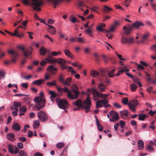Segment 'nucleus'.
<instances>
[{"instance_id":"c03bdc74","label":"nucleus","mask_w":156,"mask_h":156,"mask_svg":"<svg viewBox=\"0 0 156 156\" xmlns=\"http://www.w3.org/2000/svg\"><path fill=\"white\" fill-rule=\"evenodd\" d=\"M122 103L124 105H127L128 101V99L127 97L123 98L122 100Z\"/></svg>"},{"instance_id":"e2e57ef3","label":"nucleus","mask_w":156,"mask_h":156,"mask_svg":"<svg viewBox=\"0 0 156 156\" xmlns=\"http://www.w3.org/2000/svg\"><path fill=\"white\" fill-rule=\"evenodd\" d=\"M28 135L27 136L29 137H30L33 136V133L31 130H29L28 132Z\"/></svg>"},{"instance_id":"3c124183","label":"nucleus","mask_w":156,"mask_h":156,"mask_svg":"<svg viewBox=\"0 0 156 156\" xmlns=\"http://www.w3.org/2000/svg\"><path fill=\"white\" fill-rule=\"evenodd\" d=\"M121 41L123 44H126L127 43V38L124 37H122L121 38Z\"/></svg>"},{"instance_id":"864d4df0","label":"nucleus","mask_w":156,"mask_h":156,"mask_svg":"<svg viewBox=\"0 0 156 156\" xmlns=\"http://www.w3.org/2000/svg\"><path fill=\"white\" fill-rule=\"evenodd\" d=\"M48 62L47 60H46V58L42 61L40 62L41 65L43 66L46 65L47 63Z\"/></svg>"},{"instance_id":"37998d69","label":"nucleus","mask_w":156,"mask_h":156,"mask_svg":"<svg viewBox=\"0 0 156 156\" xmlns=\"http://www.w3.org/2000/svg\"><path fill=\"white\" fill-rule=\"evenodd\" d=\"M47 84L48 86H52L53 85L55 86L56 87L57 86V85L55 83V81L54 80H53L52 82H48L47 83Z\"/></svg>"},{"instance_id":"f257e3e1","label":"nucleus","mask_w":156,"mask_h":156,"mask_svg":"<svg viewBox=\"0 0 156 156\" xmlns=\"http://www.w3.org/2000/svg\"><path fill=\"white\" fill-rule=\"evenodd\" d=\"M73 105L79 108H84L85 112H88L90 111V107L92 105L90 95L87 94V97L83 102L81 99H78L76 101L73 102Z\"/></svg>"},{"instance_id":"39448f33","label":"nucleus","mask_w":156,"mask_h":156,"mask_svg":"<svg viewBox=\"0 0 156 156\" xmlns=\"http://www.w3.org/2000/svg\"><path fill=\"white\" fill-rule=\"evenodd\" d=\"M109 114L112 117V118L109 119L110 121L114 122L119 119V117L118 113L112 110L110 112Z\"/></svg>"},{"instance_id":"dca6fc26","label":"nucleus","mask_w":156,"mask_h":156,"mask_svg":"<svg viewBox=\"0 0 156 156\" xmlns=\"http://www.w3.org/2000/svg\"><path fill=\"white\" fill-rule=\"evenodd\" d=\"M46 60L50 63H54L56 62V59L52 56H49L48 57L46 58Z\"/></svg>"},{"instance_id":"c85d7f7f","label":"nucleus","mask_w":156,"mask_h":156,"mask_svg":"<svg viewBox=\"0 0 156 156\" xmlns=\"http://www.w3.org/2000/svg\"><path fill=\"white\" fill-rule=\"evenodd\" d=\"M14 146L11 144H9L8 146V148L9 151L11 153H13L14 152Z\"/></svg>"},{"instance_id":"b1692460","label":"nucleus","mask_w":156,"mask_h":156,"mask_svg":"<svg viewBox=\"0 0 156 156\" xmlns=\"http://www.w3.org/2000/svg\"><path fill=\"white\" fill-rule=\"evenodd\" d=\"M58 64L60 65H64L66 62V61L64 59L62 58H58L56 59V62Z\"/></svg>"},{"instance_id":"09e8293b","label":"nucleus","mask_w":156,"mask_h":156,"mask_svg":"<svg viewBox=\"0 0 156 156\" xmlns=\"http://www.w3.org/2000/svg\"><path fill=\"white\" fill-rule=\"evenodd\" d=\"M16 36L19 37H23L24 36V34L23 33H21L20 34H18L17 33H13V36Z\"/></svg>"},{"instance_id":"c9c22d12","label":"nucleus","mask_w":156,"mask_h":156,"mask_svg":"<svg viewBox=\"0 0 156 156\" xmlns=\"http://www.w3.org/2000/svg\"><path fill=\"white\" fill-rule=\"evenodd\" d=\"M19 111L20 112H25L27 110V108L25 106H20L19 108Z\"/></svg>"},{"instance_id":"13d9d810","label":"nucleus","mask_w":156,"mask_h":156,"mask_svg":"<svg viewBox=\"0 0 156 156\" xmlns=\"http://www.w3.org/2000/svg\"><path fill=\"white\" fill-rule=\"evenodd\" d=\"M59 80L61 83H63V82H64V79L63 75L62 74H61L59 76Z\"/></svg>"},{"instance_id":"423d86ee","label":"nucleus","mask_w":156,"mask_h":156,"mask_svg":"<svg viewBox=\"0 0 156 156\" xmlns=\"http://www.w3.org/2000/svg\"><path fill=\"white\" fill-rule=\"evenodd\" d=\"M45 105V100L42 91L40 93V109L44 108Z\"/></svg>"},{"instance_id":"49530a36","label":"nucleus","mask_w":156,"mask_h":156,"mask_svg":"<svg viewBox=\"0 0 156 156\" xmlns=\"http://www.w3.org/2000/svg\"><path fill=\"white\" fill-rule=\"evenodd\" d=\"M123 67V68L119 70V72H120L121 73H122L125 71L128 72L129 71V69H127L126 66H124Z\"/></svg>"},{"instance_id":"ea45409f","label":"nucleus","mask_w":156,"mask_h":156,"mask_svg":"<svg viewBox=\"0 0 156 156\" xmlns=\"http://www.w3.org/2000/svg\"><path fill=\"white\" fill-rule=\"evenodd\" d=\"M100 74H99V75L103 77H105L107 76L105 71L101 69L100 71Z\"/></svg>"},{"instance_id":"69168bd1","label":"nucleus","mask_w":156,"mask_h":156,"mask_svg":"<svg viewBox=\"0 0 156 156\" xmlns=\"http://www.w3.org/2000/svg\"><path fill=\"white\" fill-rule=\"evenodd\" d=\"M115 28V27L114 26L112 25L111 27L109 28V30L110 32H113L114 31Z\"/></svg>"},{"instance_id":"bf43d9fd","label":"nucleus","mask_w":156,"mask_h":156,"mask_svg":"<svg viewBox=\"0 0 156 156\" xmlns=\"http://www.w3.org/2000/svg\"><path fill=\"white\" fill-rule=\"evenodd\" d=\"M120 123L121 127L122 128H123L125 125V122L122 120H120Z\"/></svg>"},{"instance_id":"473e14b6","label":"nucleus","mask_w":156,"mask_h":156,"mask_svg":"<svg viewBox=\"0 0 156 156\" xmlns=\"http://www.w3.org/2000/svg\"><path fill=\"white\" fill-rule=\"evenodd\" d=\"M65 146V144L62 142H59L57 144L56 146L57 148L58 149H61Z\"/></svg>"},{"instance_id":"338daca9","label":"nucleus","mask_w":156,"mask_h":156,"mask_svg":"<svg viewBox=\"0 0 156 156\" xmlns=\"http://www.w3.org/2000/svg\"><path fill=\"white\" fill-rule=\"evenodd\" d=\"M19 140L22 142H24L26 140V138L24 137H21L19 138Z\"/></svg>"},{"instance_id":"9d476101","label":"nucleus","mask_w":156,"mask_h":156,"mask_svg":"<svg viewBox=\"0 0 156 156\" xmlns=\"http://www.w3.org/2000/svg\"><path fill=\"white\" fill-rule=\"evenodd\" d=\"M8 52L9 53L12 55V62L13 63L15 62L18 56V53L16 52H15L10 50H9Z\"/></svg>"},{"instance_id":"f704fd0d","label":"nucleus","mask_w":156,"mask_h":156,"mask_svg":"<svg viewBox=\"0 0 156 156\" xmlns=\"http://www.w3.org/2000/svg\"><path fill=\"white\" fill-rule=\"evenodd\" d=\"M123 29L125 31L124 33L126 35L129 34L131 33V31L129 30L128 28L126 26H124Z\"/></svg>"},{"instance_id":"4be33fe9","label":"nucleus","mask_w":156,"mask_h":156,"mask_svg":"<svg viewBox=\"0 0 156 156\" xmlns=\"http://www.w3.org/2000/svg\"><path fill=\"white\" fill-rule=\"evenodd\" d=\"M64 51L65 55L68 57L70 58H73V56L71 53L69 51L66 49L65 48L64 50Z\"/></svg>"},{"instance_id":"603ef678","label":"nucleus","mask_w":156,"mask_h":156,"mask_svg":"<svg viewBox=\"0 0 156 156\" xmlns=\"http://www.w3.org/2000/svg\"><path fill=\"white\" fill-rule=\"evenodd\" d=\"M130 2V0H125L124 1V3L126 7H128L129 6Z\"/></svg>"},{"instance_id":"bb28decb","label":"nucleus","mask_w":156,"mask_h":156,"mask_svg":"<svg viewBox=\"0 0 156 156\" xmlns=\"http://www.w3.org/2000/svg\"><path fill=\"white\" fill-rule=\"evenodd\" d=\"M46 53V50L44 47H41L40 48V54L44 55Z\"/></svg>"},{"instance_id":"aec40b11","label":"nucleus","mask_w":156,"mask_h":156,"mask_svg":"<svg viewBox=\"0 0 156 156\" xmlns=\"http://www.w3.org/2000/svg\"><path fill=\"white\" fill-rule=\"evenodd\" d=\"M7 139L11 141H14L15 140L14 134L12 133H8L7 134Z\"/></svg>"},{"instance_id":"f8f14e48","label":"nucleus","mask_w":156,"mask_h":156,"mask_svg":"<svg viewBox=\"0 0 156 156\" xmlns=\"http://www.w3.org/2000/svg\"><path fill=\"white\" fill-rule=\"evenodd\" d=\"M46 25L49 27L47 29V31L51 34H55L56 32V30L55 27L51 25L48 24H46Z\"/></svg>"},{"instance_id":"cd10ccee","label":"nucleus","mask_w":156,"mask_h":156,"mask_svg":"<svg viewBox=\"0 0 156 156\" xmlns=\"http://www.w3.org/2000/svg\"><path fill=\"white\" fill-rule=\"evenodd\" d=\"M148 117V115L145 114H140L138 115L139 120L140 121H143Z\"/></svg>"},{"instance_id":"58836bf2","label":"nucleus","mask_w":156,"mask_h":156,"mask_svg":"<svg viewBox=\"0 0 156 156\" xmlns=\"http://www.w3.org/2000/svg\"><path fill=\"white\" fill-rule=\"evenodd\" d=\"M115 69H114L111 71H109L108 72V74L110 77H112L114 75Z\"/></svg>"},{"instance_id":"a878e982","label":"nucleus","mask_w":156,"mask_h":156,"mask_svg":"<svg viewBox=\"0 0 156 156\" xmlns=\"http://www.w3.org/2000/svg\"><path fill=\"white\" fill-rule=\"evenodd\" d=\"M62 0H47V2L48 3L53 4L55 5H57Z\"/></svg>"},{"instance_id":"1a4fd4ad","label":"nucleus","mask_w":156,"mask_h":156,"mask_svg":"<svg viewBox=\"0 0 156 156\" xmlns=\"http://www.w3.org/2000/svg\"><path fill=\"white\" fill-rule=\"evenodd\" d=\"M68 104L67 101L65 99L60 100L58 102V106L60 108L64 109L67 107Z\"/></svg>"},{"instance_id":"5701e85b","label":"nucleus","mask_w":156,"mask_h":156,"mask_svg":"<svg viewBox=\"0 0 156 156\" xmlns=\"http://www.w3.org/2000/svg\"><path fill=\"white\" fill-rule=\"evenodd\" d=\"M138 147L140 150H142L144 148V143L142 140H139L138 143Z\"/></svg>"},{"instance_id":"2f4dec72","label":"nucleus","mask_w":156,"mask_h":156,"mask_svg":"<svg viewBox=\"0 0 156 156\" xmlns=\"http://www.w3.org/2000/svg\"><path fill=\"white\" fill-rule=\"evenodd\" d=\"M137 87V86L134 83L131 84L130 86V89L132 91H135L136 90Z\"/></svg>"},{"instance_id":"052dcab7","label":"nucleus","mask_w":156,"mask_h":156,"mask_svg":"<svg viewBox=\"0 0 156 156\" xmlns=\"http://www.w3.org/2000/svg\"><path fill=\"white\" fill-rule=\"evenodd\" d=\"M17 146L20 149H22L23 148V144L22 143H17Z\"/></svg>"},{"instance_id":"c756f323","label":"nucleus","mask_w":156,"mask_h":156,"mask_svg":"<svg viewBox=\"0 0 156 156\" xmlns=\"http://www.w3.org/2000/svg\"><path fill=\"white\" fill-rule=\"evenodd\" d=\"M105 26V25L104 23L101 24L98 27H97V29L100 31L102 32L104 31L102 28H104Z\"/></svg>"},{"instance_id":"680f3d73","label":"nucleus","mask_w":156,"mask_h":156,"mask_svg":"<svg viewBox=\"0 0 156 156\" xmlns=\"http://www.w3.org/2000/svg\"><path fill=\"white\" fill-rule=\"evenodd\" d=\"M19 151L20 150L16 146H15L14 147V152L13 153L15 154H16L19 152Z\"/></svg>"},{"instance_id":"2eb2a0df","label":"nucleus","mask_w":156,"mask_h":156,"mask_svg":"<svg viewBox=\"0 0 156 156\" xmlns=\"http://www.w3.org/2000/svg\"><path fill=\"white\" fill-rule=\"evenodd\" d=\"M121 117L123 119H126L129 115V112L128 110H125L121 111L120 112Z\"/></svg>"},{"instance_id":"a18cd8bd","label":"nucleus","mask_w":156,"mask_h":156,"mask_svg":"<svg viewBox=\"0 0 156 156\" xmlns=\"http://www.w3.org/2000/svg\"><path fill=\"white\" fill-rule=\"evenodd\" d=\"M49 94L51 95L52 98H54L57 96V94L55 92L52 90L49 91Z\"/></svg>"},{"instance_id":"a211bd4d","label":"nucleus","mask_w":156,"mask_h":156,"mask_svg":"<svg viewBox=\"0 0 156 156\" xmlns=\"http://www.w3.org/2000/svg\"><path fill=\"white\" fill-rule=\"evenodd\" d=\"M150 35L149 32H147L144 34L142 36V39L140 41L141 43H144L145 41H147V37Z\"/></svg>"},{"instance_id":"412c9836","label":"nucleus","mask_w":156,"mask_h":156,"mask_svg":"<svg viewBox=\"0 0 156 156\" xmlns=\"http://www.w3.org/2000/svg\"><path fill=\"white\" fill-rule=\"evenodd\" d=\"M71 81V78L68 77L65 80H64L63 84L66 86H69L70 85V82Z\"/></svg>"},{"instance_id":"7ed1b4c3","label":"nucleus","mask_w":156,"mask_h":156,"mask_svg":"<svg viewBox=\"0 0 156 156\" xmlns=\"http://www.w3.org/2000/svg\"><path fill=\"white\" fill-rule=\"evenodd\" d=\"M31 3L29 0H22V2L25 5H30L33 7L34 10L39 11V0H30Z\"/></svg>"},{"instance_id":"0e129e2a","label":"nucleus","mask_w":156,"mask_h":156,"mask_svg":"<svg viewBox=\"0 0 156 156\" xmlns=\"http://www.w3.org/2000/svg\"><path fill=\"white\" fill-rule=\"evenodd\" d=\"M23 28L21 26H19L17 27H16V29L14 31V32L13 33H18V31L20 28Z\"/></svg>"},{"instance_id":"de8ad7c7","label":"nucleus","mask_w":156,"mask_h":156,"mask_svg":"<svg viewBox=\"0 0 156 156\" xmlns=\"http://www.w3.org/2000/svg\"><path fill=\"white\" fill-rule=\"evenodd\" d=\"M134 41V38L133 37H131L129 39L127 38V43L129 44H131L133 43Z\"/></svg>"},{"instance_id":"6ab92c4d","label":"nucleus","mask_w":156,"mask_h":156,"mask_svg":"<svg viewBox=\"0 0 156 156\" xmlns=\"http://www.w3.org/2000/svg\"><path fill=\"white\" fill-rule=\"evenodd\" d=\"M34 101L36 104L35 105L34 108L37 109L38 111L39 110V97H37L34 99Z\"/></svg>"},{"instance_id":"393cba45","label":"nucleus","mask_w":156,"mask_h":156,"mask_svg":"<svg viewBox=\"0 0 156 156\" xmlns=\"http://www.w3.org/2000/svg\"><path fill=\"white\" fill-rule=\"evenodd\" d=\"M13 130L16 131H19L20 129V127L17 123H15L12 126Z\"/></svg>"},{"instance_id":"9b49d317","label":"nucleus","mask_w":156,"mask_h":156,"mask_svg":"<svg viewBox=\"0 0 156 156\" xmlns=\"http://www.w3.org/2000/svg\"><path fill=\"white\" fill-rule=\"evenodd\" d=\"M48 119V116L44 112L40 111V121L44 122L47 120Z\"/></svg>"},{"instance_id":"774afa93","label":"nucleus","mask_w":156,"mask_h":156,"mask_svg":"<svg viewBox=\"0 0 156 156\" xmlns=\"http://www.w3.org/2000/svg\"><path fill=\"white\" fill-rule=\"evenodd\" d=\"M55 22V20L51 19H49L48 20V24H53Z\"/></svg>"},{"instance_id":"a19ab883","label":"nucleus","mask_w":156,"mask_h":156,"mask_svg":"<svg viewBox=\"0 0 156 156\" xmlns=\"http://www.w3.org/2000/svg\"><path fill=\"white\" fill-rule=\"evenodd\" d=\"M18 156H27V154L24 151L21 150L19 152Z\"/></svg>"},{"instance_id":"5fc2aeb1","label":"nucleus","mask_w":156,"mask_h":156,"mask_svg":"<svg viewBox=\"0 0 156 156\" xmlns=\"http://www.w3.org/2000/svg\"><path fill=\"white\" fill-rule=\"evenodd\" d=\"M85 31L88 34H89V35L92 37V36L91 35L92 34V30L90 28H88Z\"/></svg>"},{"instance_id":"f3484780","label":"nucleus","mask_w":156,"mask_h":156,"mask_svg":"<svg viewBox=\"0 0 156 156\" xmlns=\"http://www.w3.org/2000/svg\"><path fill=\"white\" fill-rule=\"evenodd\" d=\"M133 25L134 26V27L138 28L140 26H144V24L141 21H136V22L133 24Z\"/></svg>"},{"instance_id":"8fccbe9b","label":"nucleus","mask_w":156,"mask_h":156,"mask_svg":"<svg viewBox=\"0 0 156 156\" xmlns=\"http://www.w3.org/2000/svg\"><path fill=\"white\" fill-rule=\"evenodd\" d=\"M69 20L72 23H75L77 21L76 18L75 17H72L71 16V18L69 19Z\"/></svg>"},{"instance_id":"7c9ffc66","label":"nucleus","mask_w":156,"mask_h":156,"mask_svg":"<svg viewBox=\"0 0 156 156\" xmlns=\"http://www.w3.org/2000/svg\"><path fill=\"white\" fill-rule=\"evenodd\" d=\"M91 75L94 77H96L99 75V73L95 70H92L91 73Z\"/></svg>"},{"instance_id":"6e6552de","label":"nucleus","mask_w":156,"mask_h":156,"mask_svg":"<svg viewBox=\"0 0 156 156\" xmlns=\"http://www.w3.org/2000/svg\"><path fill=\"white\" fill-rule=\"evenodd\" d=\"M91 90L92 91V94L94 97H98L99 98H103L104 94L98 91L95 88L93 87Z\"/></svg>"},{"instance_id":"4c0bfd02","label":"nucleus","mask_w":156,"mask_h":156,"mask_svg":"<svg viewBox=\"0 0 156 156\" xmlns=\"http://www.w3.org/2000/svg\"><path fill=\"white\" fill-rule=\"evenodd\" d=\"M108 102V101L105 99H103L102 100H98L97 101L98 103H101L104 105L106 104Z\"/></svg>"},{"instance_id":"20e7f679","label":"nucleus","mask_w":156,"mask_h":156,"mask_svg":"<svg viewBox=\"0 0 156 156\" xmlns=\"http://www.w3.org/2000/svg\"><path fill=\"white\" fill-rule=\"evenodd\" d=\"M18 48L20 49L23 52L24 56L28 57L31 56L32 54V49L31 47H29L26 49L23 46H19Z\"/></svg>"},{"instance_id":"ddd939ff","label":"nucleus","mask_w":156,"mask_h":156,"mask_svg":"<svg viewBox=\"0 0 156 156\" xmlns=\"http://www.w3.org/2000/svg\"><path fill=\"white\" fill-rule=\"evenodd\" d=\"M47 69L48 71H49L52 74L54 75L55 74V72L58 69L53 65H50L48 67Z\"/></svg>"},{"instance_id":"79ce46f5","label":"nucleus","mask_w":156,"mask_h":156,"mask_svg":"<svg viewBox=\"0 0 156 156\" xmlns=\"http://www.w3.org/2000/svg\"><path fill=\"white\" fill-rule=\"evenodd\" d=\"M14 107H20L21 105V103L20 102L14 101L13 103Z\"/></svg>"},{"instance_id":"0eeeda50","label":"nucleus","mask_w":156,"mask_h":156,"mask_svg":"<svg viewBox=\"0 0 156 156\" xmlns=\"http://www.w3.org/2000/svg\"><path fill=\"white\" fill-rule=\"evenodd\" d=\"M138 104V101L136 100H134L129 102L128 104L129 109L133 112H135L136 107Z\"/></svg>"},{"instance_id":"f03ea898","label":"nucleus","mask_w":156,"mask_h":156,"mask_svg":"<svg viewBox=\"0 0 156 156\" xmlns=\"http://www.w3.org/2000/svg\"><path fill=\"white\" fill-rule=\"evenodd\" d=\"M57 88L58 92L60 93L62 92V90L64 92H66L67 93V96L70 100L76 99L78 98L79 92L78 90V89L76 86H74L73 88H71V90L73 93V94L71 91L66 87H64L62 88H61L60 87H58Z\"/></svg>"},{"instance_id":"72a5a7b5","label":"nucleus","mask_w":156,"mask_h":156,"mask_svg":"<svg viewBox=\"0 0 156 156\" xmlns=\"http://www.w3.org/2000/svg\"><path fill=\"white\" fill-rule=\"evenodd\" d=\"M33 128L34 129H37L39 126V121L36 120L34 121L33 125Z\"/></svg>"},{"instance_id":"e433bc0d","label":"nucleus","mask_w":156,"mask_h":156,"mask_svg":"<svg viewBox=\"0 0 156 156\" xmlns=\"http://www.w3.org/2000/svg\"><path fill=\"white\" fill-rule=\"evenodd\" d=\"M112 9L107 6L106 5H104L103 8V11L105 12H108L110 10H112Z\"/></svg>"},{"instance_id":"6e6d98bb","label":"nucleus","mask_w":156,"mask_h":156,"mask_svg":"<svg viewBox=\"0 0 156 156\" xmlns=\"http://www.w3.org/2000/svg\"><path fill=\"white\" fill-rule=\"evenodd\" d=\"M97 125L98 129L99 131H101L103 130V127L101 125L99 124V125Z\"/></svg>"},{"instance_id":"4d7b16f0","label":"nucleus","mask_w":156,"mask_h":156,"mask_svg":"<svg viewBox=\"0 0 156 156\" xmlns=\"http://www.w3.org/2000/svg\"><path fill=\"white\" fill-rule=\"evenodd\" d=\"M76 39L77 41L79 43H82L84 41L83 38L81 37H77Z\"/></svg>"},{"instance_id":"4468645a","label":"nucleus","mask_w":156,"mask_h":156,"mask_svg":"<svg viewBox=\"0 0 156 156\" xmlns=\"http://www.w3.org/2000/svg\"><path fill=\"white\" fill-rule=\"evenodd\" d=\"M98 87L100 91L103 92L105 91V90L106 88V86L101 81L98 84Z\"/></svg>"}]
</instances>
